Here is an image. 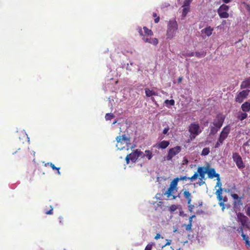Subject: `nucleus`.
<instances>
[{
  "label": "nucleus",
  "instance_id": "a18cd8bd",
  "mask_svg": "<svg viewBox=\"0 0 250 250\" xmlns=\"http://www.w3.org/2000/svg\"><path fill=\"white\" fill-rule=\"evenodd\" d=\"M217 184H216V187L218 186V187H219V188H221L222 184L220 182V177L218 178H217Z\"/></svg>",
  "mask_w": 250,
  "mask_h": 250
},
{
  "label": "nucleus",
  "instance_id": "c756f323",
  "mask_svg": "<svg viewBox=\"0 0 250 250\" xmlns=\"http://www.w3.org/2000/svg\"><path fill=\"white\" fill-rule=\"evenodd\" d=\"M48 165H49L53 170H57V172H58L59 175L61 174V173H60V167H56L55 166V165L54 164H53L52 163H47L45 164V165H44V166H46V167L47 166H48Z\"/></svg>",
  "mask_w": 250,
  "mask_h": 250
},
{
  "label": "nucleus",
  "instance_id": "e2e57ef3",
  "mask_svg": "<svg viewBox=\"0 0 250 250\" xmlns=\"http://www.w3.org/2000/svg\"><path fill=\"white\" fill-rule=\"evenodd\" d=\"M201 181L199 183V185H202L203 184H204L205 183V182L203 181V180H200Z\"/></svg>",
  "mask_w": 250,
  "mask_h": 250
},
{
  "label": "nucleus",
  "instance_id": "338daca9",
  "mask_svg": "<svg viewBox=\"0 0 250 250\" xmlns=\"http://www.w3.org/2000/svg\"><path fill=\"white\" fill-rule=\"evenodd\" d=\"M182 80V78H179V79H178V81L179 82H180Z\"/></svg>",
  "mask_w": 250,
  "mask_h": 250
},
{
  "label": "nucleus",
  "instance_id": "c85d7f7f",
  "mask_svg": "<svg viewBox=\"0 0 250 250\" xmlns=\"http://www.w3.org/2000/svg\"><path fill=\"white\" fill-rule=\"evenodd\" d=\"M165 104L167 107L169 108L170 106L174 105L175 104V101L174 100H166L165 101Z\"/></svg>",
  "mask_w": 250,
  "mask_h": 250
},
{
  "label": "nucleus",
  "instance_id": "39448f33",
  "mask_svg": "<svg viewBox=\"0 0 250 250\" xmlns=\"http://www.w3.org/2000/svg\"><path fill=\"white\" fill-rule=\"evenodd\" d=\"M141 155H142V151L139 149L133 151L132 153L126 156L125 158L126 164H129L130 161L133 163L136 162L138 158H141Z\"/></svg>",
  "mask_w": 250,
  "mask_h": 250
},
{
  "label": "nucleus",
  "instance_id": "a211bd4d",
  "mask_svg": "<svg viewBox=\"0 0 250 250\" xmlns=\"http://www.w3.org/2000/svg\"><path fill=\"white\" fill-rule=\"evenodd\" d=\"M169 143L168 141H163L153 146V147H157L158 148L165 149L168 146Z\"/></svg>",
  "mask_w": 250,
  "mask_h": 250
},
{
  "label": "nucleus",
  "instance_id": "3c124183",
  "mask_svg": "<svg viewBox=\"0 0 250 250\" xmlns=\"http://www.w3.org/2000/svg\"><path fill=\"white\" fill-rule=\"evenodd\" d=\"M168 130H169V128L168 127L165 128L164 129V130H163V134H166L167 133Z\"/></svg>",
  "mask_w": 250,
  "mask_h": 250
},
{
  "label": "nucleus",
  "instance_id": "8fccbe9b",
  "mask_svg": "<svg viewBox=\"0 0 250 250\" xmlns=\"http://www.w3.org/2000/svg\"><path fill=\"white\" fill-rule=\"evenodd\" d=\"M195 52H189L187 54L188 57H192L195 55Z\"/></svg>",
  "mask_w": 250,
  "mask_h": 250
},
{
  "label": "nucleus",
  "instance_id": "6ab92c4d",
  "mask_svg": "<svg viewBox=\"0 0 250 250\" xmlns=\"http://www.w3.org/2000/svg\"><path fill=\"white\" fill-rule=\"evenodd\" d=\"M213 30V28L210 26H208L202 29L201 32L202 34H205L208 37H209L212 34Z\"/></svg>",
  "mask_w": 250,
  "mask_h": 250
},
{
  "label": "nucleus",
  "instance_id": "f704fd0d",
  "mask_svg": "<svg viewBox=\"0 0 250 250\" xmlns=\"http://www.w3.org/2000/svg\"><path fill=\"white\" fill-rule=\"evenodd\" d=\"M224 143V141L221 140L218 138L217 142L216 143L214 147L218 148L219 147Z\"/></svg>",
  "mask_w": 250,
  "mask_h": 250
},
{
  "label": "nucleus",
  "instance_id": "4be33fe9",
  "mask_svg": "<svg viewBox=\"0 0 250 250\" xmlns=\"http://www.w3.org/2000/svg\"><path fill=\"white\" fill-rule=\"evenodd\" d=\"M145 93L146 96L148 97H151L152 96H157L158 93L154 90H151L148 88L145 89Z\"/></svg>",
  "mask_w": 250,
  "mask_h": 250
},
{
  "label": "nucleus",
  "instance_id": "f257e3e1",
  "mask_svg": "<svg viewBox=\"0 0 250 250\" xmlns=\"http://www.w3.org/2000/svg\"><path fill=\"white\" fill-rule=\"evenodd\" d=\"M178 28L177 22L175 19L170 20L167 26L166 37L167 39L171 40L176 35Z\"/></svg>",
  "mask_w": 250,
  "mask_h": 250
},
{
  "label": "nucleus",
  "instance_id": "7ed1b4c3",
  "mask_svg": "<svg viewBox=\"0 0 250 250\" xmlns=\"http://www.w3.org/2000/svg\"><path fill=\"white\" fill-rule=\"evenodd\" d=\"M178 182V179H174L170 183L169 188L165 193V195H167L168 198H170L171 196H172V199H175L176 198V196L173 195V194L177 191L178 188L177 187Z\"/></svg>",
  "mask_w": 250,
  "mask_h": 250
},
{
  "label": "nucleus",
  "instance_id": "58836bf2",
  "mask_svg": "<svg viewBox=\"0 0 250 250\" xmlns=\"http://www.w3.org/2000/svg\"><path fill=\"white\" fill-rule=\"evenodd\" d=\"M198 176V174L197 172H195L193 176H192L191 177H188V179H190L191 181H194L196 180Z\"/></svg>",
  "mask_w": 250,
  "mask_h": 250
},
{
  "label": "nucleus",
  "instance_id": "680f3d73",
  "mask_svg": "<svg viewBox=\"0 0 250 250\" xmlns=\"http://www.w3.org/2000/svg\"><path fill=\"white\" fill-rule=\"evenodd\" d=\"M192 219L191 218H189L188 224L192 225Z\"/></svg>",
  "mask_w": 250,
  "mask_h": 250
},
{
  "label": "nucleus",
  "instance_id": "e433bc0d",
  "mask_svg": "<svg viewBox=\"0 0 250 250\" xmlns=\"http://www.w3.org/2000/svg\"><path fill=\"white\" fill-rule=\"evenodd\" d=\"M227 198L224 197L223 202H219V205L222 207V210L223 211L225 209V205L224 202H227Z\"/></svg>",
  "mask_w": 250,
  "mask_h": 250
},
{
  "label": "nucleus",
  "instance_id": "052dcab7",
  "mask_svg": "<svg viewBox=\"0 0 250 250\" xmlns=\"http://www.w3.org/2000/svg\"><path fill=\"white\" fill-rule=\"evenodd\" d=\"M160 18L159 17H157L154 19V21L155 23H158L159 21Z\"/></svg>",
  "mask_w": 250,
  "mask_h": 250
},
{
  "label": "nucleus",
  "instance_id": "ea45409f",
  "mask_svg": "<svg viewBox=\"0 0 250 250\" xmlns=\"http://www.w3.org/2000/svg\"><path fill=\"white\" fill-rule=\"evenodd\" d=\"M243 226H241L239 227L237 229V232L241 233V236H242L243 234H244L243 232Z\"/></svg>",
  "mask_w": 250,
  "mask_h": 250
},
{
  "label": "nucleus",
  "instance_id": "412c9836",
  "mask_svg": "<svg viewBox=\"0 0 250 250\" xmlns=\"http://www.w3.org/2000/svg\"><path fill=\"white\" fill-rule=\"evenodd\" d=\"M241 108L244 112H249L250 111V102H245L241 105Z\"/></svg>",
  "mask_w": 250,
  "mask_h": 250
},
{
  "label": "nucleus",
  "instance_id": "49530a36",
  "mask_svg": "<svg viewBox=\"0 0 250 250\" xmlns=\"http://www.w3.org/2000/svg\"><path fill=\"white\" fill-rule=\"evenodd\" d=\"M188 177H187V176H182L180 178L177 177V178H175V179H178V181H179V180H185L188 179Z\"/></svg>",
  "mask_w": 250,
  "mask_h": 250
},
{
  "label": "nucleus",
  "instance_id": "a878e982",
  "mask_svg": "<svg viewBox=\"0 0 250 250\" xmlns=\"http://www.w3.org/2000/svg\"><path fill=\"white\" fill-rule=\"evenodd\" d=\"M242 237L243 240L245 241L246 246L248 248H250V241L249 240V236L246 234H243Z\"/></svg>",
  "mask_w": 250,
  "mask_h": 250
},
{
  "label": "nucleus",
  "instance_id": "09e8293b",
  "mask_svg": "<svg viewBox=\"0 0 250 250\" xmlns=\"http://www.w3.org/2000/svg\"><path fill=\"white\" fill-rule=\"evenodd\" d=\"M188 210H189V211L190 212H192V210H193V209L194 206H193V205H191V204H190L189 205H188Z\"/></svg>",
  "mask_w": 250,
  "mask_h": 250
},
{
  "label": "nucleus",
  "instance_id": "5701e85b",
  "mask_svg": "<svg viewBox=\"0 0 250 250\" xmlns=\"http://www.w3.org/2000/svg\"><path fill=\"white\" fill-rule=\"evenodd\" d=\"M241 88H250V79L243 81L241 84Z\"/></svg>",
  "mask_w": 250,
  "mask_h": 250
},
{
  "label": "nucleus",
  "instance_id": "13d9d810",
  "mask_svg": "<svg viewBox=\"0 0 250 250\" xmlns=\"http://www.w3.org/2000/svg\"><path fill=\"white\" fill-rule=\"evenodd\" d=\"M59 222H60V224H62V219H63L62 217V216H60V217H59Z\"/></svg>",
  "mask_w": 250,
  "mask_h": 250
},
{
  "label": "nucleus",
  "instance_id": "a19ab883",
  "mask_svg": "<svg viewBox=\"0 0 250 250\" xmlns=\"http://www.w3.org/2000/svg\"><path fill=\"white\" fill-rule=\"evenodd\" d=\"M231 196L234 200L241 199V198L239 197L238 195L235 193L231 194Z\"/></svg>",
  "mask_w": 250,
  "mask_h": 250
},
{
  "label": "nucleus",
  "instance_id": "f3484780",
  "mask_svg": "<svg viewBox=\"0 0 250 250\" xmlns=\"http://www.w3.org/2000/svg\"><path fill=\"white\" fill-rule=\"evenodd\" d=\"M142 155L141 156V158H146L148 160H150L153 157L152 151L149 150H145V153L142 151Z\"/></svg>",
  "mask_w": 250,
  "mask_h": 250
},
{
  "label": "nucleus",
  "instance_id": "69168bd1",
  "mask_svg": "<svg viewBox=\"0 0 250 250\" xmlns=\"http://www.w3.org/2000/svg\"><path fill=\"white\" fill-rule=\"evenodd\" d=\"M195 217V215H193L191 216H190L189 218H191L192 219Z\"/></svg>",
  "mask_w": 250,
  "mask_h": 250
},
{
  "label": "nucleus",
  "instance_id": "79ce46f5",
  "mask_svg": "<svg viewBox=\"0 0 250 250\" xmlns=\"http://www.w3.org/2000/svg\"><path fill=\"white\" fill-rule=\"evenodd\" d=\"M245 212L246 214L250 217V206H248L245 209Z\"/></svg>",
  "mask_w": 250,
  "mask_h": 250
},
{
  "label": "nucleus",
  "instance_id": "1a4fd4ad",
  "mask_svg": "<svg viewBox=\"0 0 250 250\" xmlns=\"http://www.w3.org/2000/svg\"><path fill=\"white\" fill-rule=\"evenodd\" d=\"M230 126L229 125L224 127L220 133L219 138L224 142L230 133Z\"/></svg>",
  "mask_w": 250,
  "mask_h": 250
},
{
  "label": "nucleus",
  "instance_id": "f03ea898",
  "mask_svg": "<svg viewBox=\"0 0 250 250\" xmlns=\"http://www.w3.org/2000/svg\"><path fill=\"white\" fill-rule=\"evenodd\" d=\"M190 133L189 137L191 140L194 139L202 131V128L197 122H194L189 125L188 127Z\"/></svg>",
  "mask_w": 250,
  "mask_h": 250
},
{
  "label": "nucleus",
  "instance_id": "4c0bfd02",
  "mask_svg": "<svg viewBox=\"0 0 250 250\" xmlns=\"http://www.w3.org/2000/svg\"><path fill=\"white\" fill-rule=\"evenodd\" d=\"M192 1V0H185L183 6L189 7L190 4Z\"/></svg>",
  "mask_w": 250,
  "mask_h": 250
},
{
  "label": "nucleus",
  "instance_id": "0eeeda50",
  "mask_svg": "<svg viewBox=\"0 0 250 250\" xmlns=\"http://www.w3.org/2000/svg\"><path fill=\"white\" fill-rule=\"evenodd\" d=\"M232 159L235 163L237 167L240 169H243L245 167V165L243 162L242 157L238 153H234L232 154Z\"/></svg>",
  "mask_w": 250,
  "mask_h": 250
},
{
  "label": "nucleus",
  "instance_id": "603ef678",
  "mask_svg": "<svg viewBox=\"0 0 250 250\" xmlns=\"http://www.w3.org/2000/svg\"><path fill=\"white\" fill-rule=\"evenodd\" d=\"M52 213H53L52 208H51L49 210L46 212V214H52Z\"/></svg>",
  "mask_w": 250,
  "mask_h": 250
},
{
  "label": "nucleus",
  "instance_id": "37998d69",
  "mask_svg": "<svg viewBox=\"0 0 250 250\" xmlns=\"http://www.w3.org/2000/svg\"><path fill=\"white\" fill-rule=\"evenodd\" d=\"M137 30L139 33L140 35L142 37V38L143 37V36H145L143 34V30H142V29L141 28V27H138Z\"/></svg>",
  "mask_w": 250,
  "mask_h": 250
},
{
  "label": "nucleus",
  "instance_id": "b1692460",
  "mask_svg": "<svg viewBox=\"0 0 250 250\" xmlns=\"http://www.w3.org/2000/svg\"><path fill=\"white\" fill-rule=\"evenodd\" d=\"M184 196L188 200V204L189 205L191 201V197L190 193L188 191H185L184 192Z\"/></svg>",
  "mask_w": 250,
  "mask_h": 250
},
{
  "label": "nucleus",
  "instance_id": "9b49d317",
  "mask_svg": "<svg viewBox=\"0 0 250 250\" xmlns=\"http://www.w3.org/2000/svg\"><path fill=\"white\" fill-rule=\"evenodd\" d=\"M225 118V117L223 115L221 114H217L212 123L214 125L220 128L223 124Z\"/></svg>",
  "mask_w": 250,
  "mask_h": 250
},
{
  "label": "nucleus",
  "instance_id": "c9c22d12",
  "mask_svg": "<svg viewBox=\"0 0 250 250\" xmlns=\"http://www.w3.org/2000/svg\"><path fill=\"white\" fill-rule=\"evenodd\" d=\"M114 117V115L112 113H106L105 116V119L106 121L110 120Z\"/></svg>",
  "mask_w": 250,
  "mask_h": 250
},
{
  "label": "nucleus",
  "instance_id": "20e7f679",
  "mask_svg": "<svg viewBox=\"0 0 250 250\" xmlns=\"http://www.w3.org/2000/svg\"><path fill=\"white\" fill-rule=\"evenodd\" d=\"M116 140L117 142L116 146L120 150L123 149L125 146H127L130 144V138L126 137L125 135L117 136Z\"/></svg>",
  "mask_w": 250,
  "mask_h": 250
},
{
  "label": "nucleus",
  "instance_id": "0e129e2a",
  "mask_svg": "<svg viewBox=\"0 0 250 250\" xmlns=\"http://www.w3.org/2000/svg\"><path fill=\"white\" fill-rule=\"evenodd\" d=\"M184 162L185 164H187L188 161L187 159H184Z\"/></svg>",
  "mask_w": 250,
  "mask_h": 250
},
{
  "label": "nucleus",
  "instance_id": "f8f14e48",
  "mask_svg": "<svg viewBox=\"0 0 250 250\" xmlns=\"http://www.w3.org/2000/svg\"><path fill=\"white\" fill-rule=\"evenodd\" d=\"M249 92L250 90H243L239 92L235 98L236 102L239 103H242L247 97Z\"/></svg>",
  "mask_w": 250,
  "mask_h": 250
},
{
  "label": "nucleus",
  "instance_id": "2f4dec72",
  "mask_svg": "<svg viewBox=\"0 0 250 250\" xmlns=\"http://www.w3.org/2000/svg\"><path fill=\"white\" fill-rule=\"evenodd\" d=\"M241 5L242 7L245 8L247 11L250 14V5L246 3V2H243L241 3Z\"/></svg>",
  "mask_w": 250,
  "mask_h": 250
},
{
  "label": "nucleus",
  "instance_id": "5fc2aeb1",
  "mask_svg": "<svg viewBox=\"0 0 250 250\" xmlns=\"http://www.w3.org/2000/svg\"><path fill=\"white\" fill-rule=\"evenodd\" d=\"M166 240H167V242L165 245V246L170 245L171 243V241L170 240H168V239H167Z\"/></svg>",
  "mask_w": 250,
  "mask_h": 250
},
{
  "label": "nucleus",
  "instance_id": "ddd939ff",
  "mask_svg": "<svg viewBox=\"0 0 250 250\" xmlns=\"http://www.w3.org/2000/svg\"><path fill=\"white\" fill-rule=\"evenodd\" d=\"M207 174L208 175V177L209 178L212 179L214 177H216L218 178L219 176V174L216 173L215 169L213 168H210L208 169Z\"/></svg>",
  "mask_w": 250,
  "mask_h": 250
},
{
  "label": "nucleus",
  "instance_id": "4468645a",
  "mask_svg": "<svg viewBox=\"0 0 250 250\" xmlns=\"http://www.w3.org/2000/svg\"><path fill=\"white\" fill-rule=\"evenodd\" d=\"M208 169L205 167H199L198 168L197 172L200 176V180H202L205 178V174L207 173Z\"/></svg>",
  "mask_w": 250,
  "mask_h": 250
},
{
  "label": "nucleus",
  "instance_id": "774afa93",
  "mask_svg": "<svg viewBox=\"0 0 250 250\" xmlns=\"http://www.w3.org/2000/svg\"><path fill=\"white\" fill-rule=\"evenodd\" d=\"M117 122V121H114V122L113 123V124H113V125H114V124H115Z\"/></svg>",
  "mask_w": 250,
  "mask_h": 250
},
{
  "label": "nucleus",
  "instance_id": "473e14b6",
  "mask_svg": "<svg viewBox=\"0 0 250 250\" xmlns=\"http://www.w3.org/2000/svg\"><path fill=\"white\" fill-rule=\"evenodd\" d=\"M210 152L209 148L208 147H205L203 148L201 152V155L207 156Z\"/></svg>",
  "mask_w": 250,
  "mask_h": 250
},
{
  "label": "nucleus",
  "instance_id": "aec40b11",
  "mask_svg": "<svg viewBox=\"0 0 250 250\" xmlns=\"http://www.w3.org/2000/svg\"><path fill=\"white\" fill-rule=\"evenodd\" d=\"M210 128V135H214L220 129V128H218L216 126L214 125L213 123H211L209 125Z\"/></svg>",
  "mask_w": 250,
  "mask_h": 250
},
{
  "label": "nucleus",
  "instance_id": "6e6d98bb",
  "mask_svg": "<svg viewBox=\"0 0 250 250\" xmlns=\"http://www.w3.org/2000/svg\"><path fill=\"white\" fill-rule=\"evenodd\" d=\"M21 133L22 134V135H23V137H26L28 140L29 139V138H28V137L27 136V135L26 134V133L24 131H22L21 132ZM29 140H28L29 141Z\"/></svg>",
  "mask_w": 250,
  "mask_h": 250
},
{
  "label": "nucleus",
  "instance_id": "bf43d9fd",
  "mask_svg": "<svg viewBox=\"0 0 250 250\" xmlns=\"http://www.w3.org/2000/svg\"><path fill=\"white\" fill-rule=\"evenodd\" d=\"M223 2L225 3H228L230 2L231 0H222Z\"/></svg>",
  "mask_w": 250,
  "mask_h": 250
},
{
  "label": "nucleus",
  "instance_id": "bb28decb",
  "mask_svg": "<svg viewBox=\"0 0 250 250\" xmlns=\"http://www.w3.org/2000/svg\"><path fill=\"white\" fill-rule=\"evenodd\" d=\"M248 117V114L246 112H239L238 113L237 118L240 121H243L246 119Z\"/></svg>",
  "mask_w": 250,
  "mask_h": 250
},
{
  "label": "nucleus",
  "instance_id": "72a5a7b5",
  "mask_svg": "<svg viewBox=\"0 0 250 250\" xmlns=\"http://www.w3.org/2000/svg\"><path fill=\"white\" fill-rule=\"evenodd\" d=\"M194 54H195L194 56H196L197 57H198L199 58H200L204 57L206 55V53L205 52L203 51L201 52H195Z\"/></svg>",
  "mask_w": 250,
  "mask_h": 250
},
{
  "label": "nucleus",
  "instance_id": "423d86ee",
  "mask_svg": "<svg viewBox=\"0 0 250 250\" xmlns=\"http://www.w3.org/2000/svg\"><path fill=\"white\" fill-rule=\"evenodd\" d=\"M237 217L238 222H240L241 226L249 228L250 226V221L249 219L243 213L240 212L237 213Z\"/></svg>",
  "mask_w": 250,
  "mask_h": 250
},
{
  "label": "nucleus",
  "instance_id": "864d4df0",
  "mask_svg": "<svg viewBox=\"0 0 250 250\" xmlns=\"http://www.w3.org/2000/svg\"><path fill=\"white\" fill-rule=\"evenodd\" d=\"M168 6H169V4L168 3H165L162 5V8L167 7H168Z\"/></svg>",
  "mask_w": 250,
  "mask_h": 250
},
{
  "label": "nucleus",
  "instance_id": "4d7b16f0",
  "mask_svg": "<svg viewBox=\"0 0 250 250\" xmlns=\"http://www.w3.org/2000/svg\"><path fill=\"white\" fill-rule=\"evenodd\" d=\"M161 237V235L159 234V233H157L156 234V235L155 236V239L156 240H158V239H159Z\"/></svg>",
  "mask_w": 250,
  "mask_h": 250
},
{
  "label": "nucleus",
  "instance_id": "393cba45",
  "mask_svg": "<svg viewBox=\"0 0 250 250\" xmlns=\"http://www.w3.org/2000/svg\"><path fill=\"white\" fill-rule=\"evenodd\" d=\"M216 194L217 196V198L220 202H223L224 198L222 195V188H219L217 190L216 192Z\"/></svg>",
  "mask_w": 250,
  "mask_h": 250
},
{
  "label": "nucleus",
  "instance_id": "9d476101",
  "mask_svg": "<svg viewBox=\"0 0 250 250\" xmlns=\"http://www.w3.org/2000/svg\"><path fill=\"white\" fill-rule=\"evenodd\" d=\"M181 150V147L179 146H176L170 149L168 151V154L167 157V159L168 161L171 160L174 156L180 152Z\"/></svg>",
  "mask_w": 250,
  "mask_h": 250
},
{
  "label": "nucleus",
  "instance_id": "cd10ccee",
  "mask_svg": "<svg viewBox=\"0 0 250 250\" xmlns=\"http://www.w3.org/2000/svg\"><path fill=\"white\" fill-rule=\"evenodd\" d=\"M183 10H182V16L183 18H185L186 17L187 14L189 12L190 8L189 7H187V6H182Z\"/></svg>",
  "mask_w": 250,
  "mask_h": 250
},
{
  "label": "nucleus",
  "instance_id": "dca6fc26",
  "mask_svg": "<svg viewBox=\"0 0 250 250\" xmlns=\"http://www.w3.org/2000/svg\"><path fill=\"white\" fill-rule=\"evenodd\" d=\"M142 40L145 42H148L151 43L154 45H156L158 43V40L157 38H149L148 37H146L145 36H143L142 38Z\"/></svg>",
  "mask_w": 250,
  "mask_h": 250
},
{
  "label": "nucleus",
  "instance_id": "6e6552de",
  "mask_svg": "<svg viewBox=\"0 0 250 250\" xmlns=\"http://www.w3.org/2000/svg\"><path fill=\"white\" fill-rule=\"evenodd\" d=\"M229 9V6L225 4L221 5L217 10L219 17L221 18H228L229 16V14L227 12Z\"/></svg>",
  "mask_w": 250,
  "mask_h": 250
},
{
  "label": "nucleus",
  "instance_id": "c03bdc74",
  "mask_svg": "<svg viewBox=\"0 0 250 250\" xmlns=\"http://www.w3.org/2000/svg\"><path fill=\"white\" fill-rule=\"evenodd\" d=\"M186 227V229L187 231H190L191 230L192 225L188 224V225H184Z\"/></svg>",
  "mask_w": 250,
  "mask_h": 250
},
{
  "label": "nucleus",
  "instance_id": "7c9ffc66",
  "mask_svg": "<svg viewBox=\"0 0 250 250\" xmlns=\"http://www.w3.org/2000/svg\"><path fill=\"white\" fill-rule=\"evenodd\" d=\"M143 29L146 35L147 36H152L153 35V32L151 30L148 29L145 26L143 27Z\"/></svg>",
  "mask_w": 250,
  "mask_h": 250
},
{
  "label": "nucleus",
  "instance_id": "de8ad7c7",
  "mask_svg": "<svg viewBox=\"0 0 250 250\" xmlns=\"http://www.w3.org/2000/svg\"><path fill=\"white\" fill-rule=\"evenodd\" d=\"M152 245L148 244L145 248V250H151Z\"/></svg>",
  "mask_w": 250,
  "mask_h": 250
},
{
  "label": "nucleus",
  "instance_id": "2eb2a0df",
  "mask_svg": "<svg viewBox=\"0 0 250 250\" xmlns=\"http://www.w3.org/2000/svg\"><path fill=\"white\" fill-rule=\"evenodd\" d=\"M242 205L241 199L237 200H234L233 202V209L234 211L237 213V212L240 210L241 206Z\"/></svg>",
  "mask_w": 250,
  "mask_h": 250
}]
</instances>
